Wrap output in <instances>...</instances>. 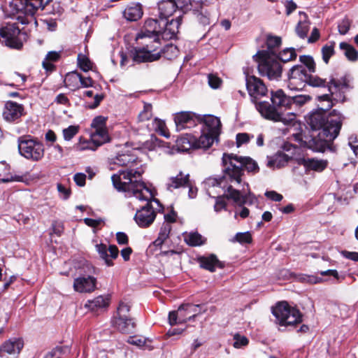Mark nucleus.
I'll use <instances>...</instances> for the list:
<instances>
[{"label": "nucleus", "instance_id": "obj_1", "mask_svg": "<svg viewBox=\"0 0 358 358\" xmlns=\"http://www.w3.org/2000/svg\"><path fill=\"white\" fill-rule=\"evenodd\" d=\"M222 164V176L208 178L206 180V184L209 187L223 188L225 190L226 196L239 206L256 203L257 199L250 191L248 184L245 182L242 184V176L243 168L248 172H258L259 166L257 162L249 157L224 153Z\"/></svg>", "mask_w": 358, "mask_h": 358}, {"label": "nucleus", "instance_id": "obj_2", "mask_svg": "<svg viewBox=\"0 0 358 358\" xmlns=\"http://www.w3.org/2000/svg\"><path fill=\"white\" fill-rule=\"evenodd\" d=\"M141 176V172L138 170H120L112 176L111 179L114 187L118 191L127 193L129 196H133L136 200L147 201L145 206L136 211L134 220L139 227H148L156 217L152 203H155L158 206H160V203L156 199L150 201L152 196L150 190L144 182L138 180Z\"/></svg>", "mask_w": 358, "mask_h": 358}, {"label": "nucleus", "instance_id": "obj_3", "mask_svg": "<svg viewBox=\"0 0 358 358\" xmlns=\"http://www.w3.org/2000/svg\"><path fill=\"white\" fill-rule=\"evenodd\" d=\"M344 117L334 110L327 117L322 110H314L306 117V122L313 131H319L305 141L307 147L314 152H323L339 134Z\"/></svg>", "mask_w": 358, "mask_h": 358}, {"label": "nucleus", "instance_id": "obj_4", "mask_svg": "<svg viewBox=\"0 0 358 358\" xmlns=\"http://www.w3.org/2000/svg\"><path fill=\"white\" fill-rule=\"evenodd\" d=\"M136 40L142 47L131 51L130 55L134 62L141 63L159 60V54H156L161 46L159 37L138 33Z\"/></svg>", "mask_w": 358, "mask_h": 358}, {"label": "nucleus", "instance_id": "obj_5", "mask_svg": "<svg viewBox=\"0 0 358 358\" xmlns=\"http://www.w3.org/2000/svg\"><path fill=\"white\" fill-rule=\"evenodd\" d=\"M287 87L291 90H302L306 85L314 87H325L327 82L317 76L308 73L303 65H295L288 72Z\"/></svg>", "mask_w": 358, "mask_h": 358}, {"label": "nucleus", "instance_id": "obj_6", "mask_svg": "<svg viewBox=\"0 0 358 358\" xmlns=\"http://www.w3.org/2000/svg\"><path fill=\"white\" fill-rule=\"evenodd\" d=\"M328 90L330 94H323L317 96L320 108L317 110H322L326 113L334 105V101H344L345 92L348 88L345 80L331 78L327 84Z\"/></svg>", "mask_w": 358, "mask_h": 358}, {"label": "nucleus", "instance_id": "obj_7", "mask_svg": "<svg viewBox=\"0 0 358 358\" xmlns=\"http://www.w3.org/2000/svg\"><path fill=\"white\" fill-rule=\"evenodd\" d=\"M255 108L264 119L273 122H281L285 125L290 124L295 121L296 115L293 113H285L278 110L271 102L258 101L255 103Z\"/></svg>", "mask_w": 358, "mask_h": 358}, {"label": "nucleus", "instance_id": "obj_8", "mask_svg": "<svg viewBox=\"0 0 358 358\" xmlns=\"http://www.w3.org/2000/svg\"><path fill=\"white\" fill-rule=\"evenodd\" d=\"M18 150L24 158L33 162L40 161L44 156L43 144L30 136H20L17 140Z\"/></svg>", "mask_w": 358, "mask_h": 358}, {"label": "nucleus", "instance_id": "obj_9", "mask_svg": "<svg viewBox=\"0 0 358 358\" xmlns=\"http://www.w3.org/2000/svg\"><path fill=\"white\" fill-rule=\"evenodd\" d=\"M275 322L280 326H290L300 323L302 315L299 310L290 307L286 301L278 303L272 310Z\"/></svg>", "mask_w": 358, "mask_h": 358}, {"label": "nucleus", "instance_id": "obj_10", "mask_svg": "<svg viewBox=\"0 0 358 358\" xmlns=\"http://www.w3.org/2000/svg\"><path fill=\"white\" fill-rule=\"evenodd\" d=\"M14 5L19 22L22 24H28L31 22L37 24L34 15L38 8H43V0H15Z\"/></svg>", "mask_w": 358, "mask_h": 358}, {"label": "nucleus", "instance_id": "obj_11", "mask_svg": "<svg viewBox=\"0 0 358 358\" xmlns=\"http://www.w3.org/2000/svg\"><path fill=\"white\" fill-rule=\"evenodd\" d=\"M258 71L261 76H266L269 80H278L282 75V66L277 58H273L265 52H259Z\"/></svg>", "mask_w": 358, "mask_h": 358}, {"label": "nucleus", "instance_id": "obj_12", "mask_svg": "<svg viewBox=\"0 0 358 358\" xmlns=\"http://www.w3.org/2000/svg\"><path fill=\"white\" fill-rule=\"evenodd\" d=\"M192 7L191 0H161L158 3L159 17L166 20L171 16L178 9L188 10Z\"/></svg>", "mask_w": 358, "mask_h": 358}, {"label": "nucleus", "instance_id": "obj_13", "mask_svg": "<svg viewBox=\"0 0 358 358\" xmlns=\"http://www.w3.org/2000/svg\"><path fill=\"white\" fill-rule=\"evenodd\" d=\"M20 28L15 23H6L0 28V36L3 38L5 45L10 48L20 50L22 47V42L19 38Z\"/></svg>", "mask_w": 358, "mask_h": 358}, {"label": "nucleus", "instance_id": "obj_14", "mask_svg": "<svg viewBox=\"0 0 358 358\" xmlns=\"http://www.w3.org/2000/svg\"><path fill=\"white\" fill-rule=\"evenodd\" d=\"M246 88L252 103L259 101L266 96L268 89L264 82L255 76L246 75Z\"/></svg>", "mask_w": 358, "mask_h": 358}, {"label": "nucleus", "instance_id": "obj_15", "mask_svg": "<svg viewBox=\"0 0 358 358\" xmlns=\"http://www.w3.org/2000/svg\"><path fill=\"white\" fill-rule=\"evenodd\" d=\"M96 278L91 275H81L73 280V287L79 293H92L96 289Z\"/></svg>", "mask_w": 358, "mask_h": 358}, {"label": "nucleus", "instance_id": "obj_16", "mask_svg": "<svg viewBox=\"0 0 358 358\" xmlns=\"http://www.w3.org/2000/svg\"><path fill=\"white\" fill-rule=\"evenodd\" d=\"M24 106L13 101H7L5 103L3 117L8 122L17 121L21 117L25 115Z\"/></svg>", "mask_w": 358, "mask_h": 358}, {"label": "nucleus", "instance_id": "obj_17", "mask_svg": "<svg viewBox=\"0 0 358 358\" xmlns=\"http://www.w3.org/2000/svg\"><path fill=\"white\" fill-rule=\"evenodd\" d=\"M106 119L102 116L94 117L91 124L92 127L94 129L93 138L94 141H99L101 143H105L109 141V136L106 127Z\"/></svg>", "mask_w": 358, "mask_h": 358}, {"label": "nucleus", "instance_id": "obj_18", "mask_svg": "<svg viewBox=\"0 0 358 358\" xmlns=\"http://www.w3.org/2000/svg\"><path fill=\"white\" fill-rule=\"evenodd\" d=\"M174 122L177 131L185 128H191L196 124V117L194 113L189 111H182L175 114Z\"/></svg>", "mask_w": 358, "mask_h": 358}, {"label": "nucleus", "instance_id": "obj_19", "mask_svg": "<svg viewBox=\"0 0 358 358\" xmlns=\"http://www.w3.org/2000/svg\"><path fill=\"white\" fill-rule=\"evenodd\" d=\"M165 26V20L162 18L160 20L157 19H148L144 24V26L141 34L157 36L159 38L162 37V31Z\"/></svg>", "mask_w": 358, "mask_h": 358}, {"label": "nucleus", "instance_id": "obj_20", "mask_svg": "<svg viewBox=\"0 0 358 358\" xmlns=\"http://www.w3.org/2000/svg\"><path fill=\"white\" fill-rule=\"evenodd\" d=\"M96 250L100 257L104 260L108 266H113V259L118 257L119 250L115 245H110L107 248L106 245L100 243L96 245Z\"/></svg>", "mask_w": 358, "mask_h": 358}, {"label": "nucleus", "instance_id": "obj_21", "mask_svg": "<svg viewBox=\"0 0 358 358\" xmlns=\"http://www.w3.org/2000/svg\"><path fill=\"white\" fill-rule=\"evenodd\" d=\"M24 347L22 338H12L2 343L0 346V357L8 355H19Z\"/></svg>", "mask_w": 358, "mask_h": 358}, {"label": "nucleus", "instance_id": "obj_22", "mask_svg": "<svg viewBox=\"0 0 358 358\" xmlns=\"http://www.w3.org/2000/svg\"><path fill=\"white\" fill-rule=\"evenodd\" d=\"M189 175L185 174L180 171L176 176H170L165 182V187L168 191L173 192L174 189L186 187L189 185Z\"/></svg>", "mask_w": 358, "mask_h": 358}, {"label": "nucleus", "instance_id": "obj_23", "mask_svg": "<svg viewBox=\"0 0 358 358\" xmlns=\"http://www.w3.org/2000/svg\"><path fill=\"white\" fill-rule=\"evenodd\" d=\"M271 101L278 110H287L291 108V96H287L282 90H278L271 93Z\"/></svg>", "mask_w": 358, "mask_h": 358}, {"label": "nucleus", "instance_id": "obj_24", "mask_svg": "<svg viewBox=\"0 0 358 358\" xmlns=\"http://www.w3.org/2000/svg\"><path fill=\"white\" fill-rule=\"evenodd\" d=\"M112 324L118 331L124 334L132 333L136 327L134 319L131 317H114L112 320Z\"/></svg>", "mask_w": 358, "mask_h": 358}, {"label": "nucleus", "instance_id": "obj_25", "mask_svg": "<svg viewBox=\"0 0 358 358\" xmlns=\"http://www.w3.org/2000/svg\"><path fill=\"white\" fill-rule=\"evenodd\" d=\"M299 164L304 166L306 171L311 170L317 172H322L328 166L327 160L315 158L301 159Z\"/></svg>", "mask_w": 358, "mask_h": 358}, {"label": "nucleus", "instance_id": "obj_26", "mask_svg": "<svg viewBox=\"0 0 358 358\" xmlns=\"http://www.w3.org/2000/svg\"><path fill=\"white\" fill-rule=\"evenodd\" d=\"M204 128L203 131L218 136L221 130V122L220 119L213 115H206L203 117Z\"/></svg>", "mask_w": 358, "mask_h": 358}, {"label": "nucleus", "instance_id": "obj_27", "mask_svg": "<svg viewBox=\"0 0 358 358\" xmlns=\"http://www.w3.org/2000/svg\"><path fill=\"white\" fill-rule=\"evenodd\" d=\"M181 17L179 16L169 22L165 20V26L162 31V38L171 39L176 36L181 24Z\"/></svg>", "mask_w": 358, "mask_h": 358}, {"label": "nucleus", "instance_id": "obj_28", "mask_svg": "<svg viewBox=\"0 0 358 358\" xmlns=\"http://www.w3.org/2000/svg\"><path fill=\"white\" fill-rule=\"evenodd\" d=\"M123 15L128 21H137L143 15L141 5L138 3H131L124 9Z\"/></svg>", "mask_w": 358, "mask_h": 358}, {"label": "nucleus", "instance_id": "obj_29", "mask_svg": "<svg viewBox=\"0 0 358 358\" xmlns=\"http://www.w3.org/2000/svg\"><path fill=\"white\" fill-rule=\"evenodd\" d=\"M196 137L186 134L178 138L176 141V146L178 151L187 152L190 149H195Z\"/></svg>", "mask_w": 358, "mask_h": 358}, {"label": "nucleus", "instance_id": "obj_30", "mask_svg": "<svg viewBox=\"0 0 358 358\" xmlns=\"http://www.w3.org/2000/svg\"><path fill=\"white\" fill-rule=\"evenodd\" d=\"M199 262L201 268L210 272H214L217 267L222 268L224 266L215 255L201 257L199 259Z\"/></svg>", "mask_w": 358, "mask_h": 358}, {"label": "nucleus", "instance_id": "obj_31", "mask_svg": "<svg viewBox=\"0 0 358 358\" xmlns=\"http://www.w3.org/2000/svg\"><path fill=\"white\" fill-rule=\"evenodd\" d=\"M199 305L185 304L181 305L178 309H181V313L178 317V323H185L187 320L194 319L196 315Z\"/></svg>", "mask_w": 358, "mask_h": 358}, {"label": "nucleus", "instance_id": "obj_32", "mask_svg": "<svg viewBox=\"0 0 358 358\" xmlns=\"http://www.w3.org/2000/svg\"><path fill=\"white\" fill-rule=\"evenodd\" d=\"M110 303V297L108 296L100 295L95 297L92 300H89L85 304V307L91 310L95 311L100 308L108 306Z\"/></svg>", "mask_w": 358, "mask_h": 358}, {"label": "nucleus", "instance_id": "obj_33", "mask_svg": "<svg viewBox=\"0 0 358 358\" xmlns=\"http://www.w3.org/2000/svg\"><path fill=\"white\" fill-rule=\"evenodd\" d=\"M217 137L218 136H216L215 135H211V134L203 131V133L199 136V138H196L195 149H197V148L207 149V148H210L213 145L214 141Z\"/></svg>", "mask_w": 358, "mask_h": 358}, {"label": "nucleus", "instance_id": "obj_34", "mask_svg": "<svg viewBox=\"0 0 358 358\" xmlns=\"http://www.w3.org/2000/svg\"><path fill=\"white\" fill-rule=\"evenodd\" d=\"M64 86L72 90L80 88V74L76 71L68 73L64 80Z\"/></svg>", "mask_w": 358, "mask_h": 358}, {"label": "nucleus", "instance_id": "obj_35", "mask_svg": "<svg viewBox=\"0 0 358 358\" xmlns=\"http://www.w3.org/2000/svg\"><path fill=\"white\" fill-rule=\"evenodd\" d=\"M61 57V52L50 51L46 55L45 58L43 61V67L48 73H51L55 71V66L52 64L59 59Z\"/></svg>", "mask_w": 358, "mask_h": 358}, {"label": "nucleus", "instance_id": "obj_36", "mask_svg": "<svg viewBox=\"0 0 358 358\" xmlns=\"http://www.w3.org/2000/svg\"><path fill=\"white\" fill-rule=\"evenodd\" d=\"M291 157L282 152H277L271 159L268 161V167L281 168L287 164Z\"/></svg>", "mask_w": 358, "mask_h": 358}, {"label": "nucleus", "instance_id": "obj_37", "mask_svg": "<svg viewBox=\"0 0 358 358\" xmlns=\"http://www.w3.org/2000/svg\"><path fill=\"white\" fill-rule=\"evenodd\" d=\"M185 242L189 246H200L205 243L206 238L196 231L183 234Z\"/></svg>", "mask_w": 358, "mask_h": 358}, {"label": "nucleus", "instance_id": "obj_38", "mask_svg": "<svg viewBox=\"0 0 358 358\" xmlns=\"http://www.w3.org/2000/svg\"><path fill=\"white\" fill-rule=\"evenodd\" d=\"M178 49L176 45L168 44L162 48H159L156 54H159V59L164 57V59L171 60L178 56Z\"/></svg>", "mask_w": 358, "mask_h": 358}, {"label": "nucleus", "instance_id": "obj_39", "mask_svg": "<svg viewBox=\"0 0 358 358\" xmlns=\"http://www.w3.org/2000/svg\"><path fill=\"white\" fill-rule=\"evenodd\" d=\"M171 231V225L169 223H163L157 238L152 243V245L156 247H161L165 241L169 237Z\"/></svg>", "mask_w": 358, "mask_h": 358}, {"label": "nucleus", "instance_id": "obj_40", "mask_svg": "<svg viewBox=\"0 0 358 358\" xmlns=\"http://www.w3.org/2000/svg\"><path fill=\"white\" fill-rule=\"evenodd\" d=\"M339 48L348 60L355 62L358 59V50L352 45L346 42H341L339 44Z\"/></svg>", "mask_w": 358, "mask_h": 358}, {"label": "nucleus", "instance_id": "obj_41", "mask_svg": "<svg viewBox=\"0 0 358 358\" xmlns=\"http://www.w3.org/2000/svg\"><path fill=\"white\" fill-rule=\"evenodd\" d=\"M103 144V143H101L99 141H94L93 134H92L90 141H83L82 138H80L79 143L77 145V149L79 150H95L98 147Z\"/></svg>", "mask_w": 358, "mask_h": 358}, {"label": "nucleus", "instance_id": "obj_42", "mask_svg": "<svg viewBox=\"0 0 358 358\" xmlns=\"http://www.w3.org/2000/svg\"><path fill=\"white\" fill-rule=\"evenodd\" d=\"M149 131H155L159 132L161 135L166 136V124L165 122L158 118H155L151 120V123L146 124Z\"/></svg>", "mask_w": 358, "mask_h": 358}, {"label": "nucleus", "instance_id": "obj_43", "mask_svg": "<svg viewBox=\"0 0 358 358\" xmlns=\"http://www.w3.org/2000/svg\"><path fill=\"white\" fill-rule=\"evenodd\" d=\"M335 45L336 43L334 41H330L322 48V60L327 64L329 63L330 58L335 54Z\"/></svg>", "mask_w": 358, "mask_h": 358}, {"label": "nucleus", "instance_id": "obj_44", "mask_svg": "<svg viewBox=\"0 0 358 358\" xmlns=\"http://www.w3.org/2000/svg\"><path fill=\"white\" fill-rule=\"evenodd\" d=\"M296 57L297 55L294 48H287L280 52L277 57L281 62L286 63L296 59Z\"/></svg>", "mask_w": 358, "mask_h": 358}, {"label": "nucleus", "instance_id": "obj_45", "mask_svg": "<svg viewBox=\"0 0 358 358\" xmlns=\"http://www.w3.org/2000/svg\"><path fill=\"white\" fill-rule=\"evenodd\" d=\"M137 158L129 154H121L116 157L114 163L119 166H130L136 162Z\"/></svg>", "mask_w": 358, "mask_h": 358}, {"label": "nucleus", "instance_id": "obj_46", "mask_svg": "<svg viewBox=\"0 0 358 358\" xmlns=\"http://www.w3.org/2000/svg\"><path fill=\"white\" fill-rule=\"evenodd\" d=\"M299 61L301 63V65H303L306 69L307 68L308 73L310 74L315 72L316 64L313 57L310 55H301Z\"/></svg>", "mask_w": 358, "mask_h": 358}, {"label": "nucleus", "instance_id": "obj_47", "mask_svg": "<svg viewBox=\"0 0 358 358\" xmlns=\"http://www.w3.org/2000/svg\"><path fill=\"white\" fill-rule=\"evenodd\" d=\"M152 109L150 103H144L143 110L138 115V121L140 122L150 121L152 116Z\"/></svg>", "mask_w": 358, "mask_h": 358}, {"label": "nucleus", "instance_id": "obj_48", "mask_svg": "<svg viewBox=\"0 0 358 358\" xmlns=\"http://www.w3.org/2000/svg\"><path fill=\"white\" fill-rule=\"evenodd\" d=\"M311 100V96L306 94H299L291 96V106L294 104L297 107H301Z\"/></svg>", "mask_w": 358, "mask_h": 358}, {"label": "nucleus", "instance_id": "obj_49", "mask_svg": "<svg viewBox=\"0 0 358 358\" xmlns=\"http://www.w3.org/2000/svg\"><path fill=\"white\" fill-rule=\"evenodd\" d=\"M78 65L85 72L92 68V63L85 55L79 54L78 56Z\"/></svg>", "mask_w": 358, "mask_h": 358}, {"label": "nucleus", "instance_id": "obj_50", "mask_svg": "<svg viewBox=\"0 0 358 358\" xmlns=\"http://www.w3.org/2000/svg\"><path fill=\"white\" fill-rule=\"evenodd\" d=\"M309 24L306 21H300L296 27V34L301 38H305L309 31Z\"/></svg>", "mask_w": 358, "mask_h": 358}, {"label": "nucleus", "instance_id": "obj_51", "mask_svg": "<svg viewBox=\"0 0 358 358\" xmlns=\"http://www.w3.org/2000/svg\"><path fill=\"white\" fill-rule=\"evenodd\" d=\"M281 38L279 36H268L266 41L267 48L271 54H274L273 50L281 45Z\"/></svg>", "mask_w": 358, "mask_h": 358}, {"label": "nucleus", "instance_id": "obj_52", "mask_svg": "<svg viewBox=\"0 0 358 358\" xmlns=\"http://www.w3.org/2000/svg\"><path fill=\"white\" fill-rule=\"evenodd\" d=\"M224 191L223 196H219L216 198L215 203L214 206V210L217 213L221 211L222 210L227 209V202L225 199H229L225 194V190L223 188H221Z\"/></svg>", "mask_w": 358, "mask_h": 358}, {"label": "nucleus", "instance_id": "obj_53", "mask_svg": "<svg viewBox=\"0 0 358 358\" xmlns=\"http://www.w3.org/2000/svg\"><path fill=\"white\" fill-rule=\"evenodd\" d=\"M79 131V127L71 125L66 129H63V136L65 141H71Z\"/></svg>", "mask_w": 358, "mask_h": 358}, {"label": "nucleus", "instance_id": "obj_54", "mask_svg": "<svg viewBox=\"0 0 358 358\" xmlns=\"http://www.w3.org/2000/svg\"><path fill=\"white\" fill-rule=\"evenodd\" d=\"M159 146V139L151 135L150 138L149 140H147L143 143L142 148L143 150H154L156 149V148Z\"/></svg>", "mask_w": 358, "mask_h": 358}, {"label": "nucleus", "instance_id": "obj_55", "mask_svg": "<svg viewBox=\"0 0 358 358\" xmlns=\"http://www.w3.org/2000/svg\"><path fill=\"white\" fill-rule=\"evenodd\" d=\"M130 306L124 302H120L117 310V316L119 317H131L129 315Z\"/></svg>", "mask_w": 358, "mask_h": 358}, {"label": "nucleus", "instance_id": "obj_56", "mask_svg": "<svg viewBox=\"0 0 358 358\" xmlns=\"http://www.w3.org/2000/svg\"><path fill=\"white\" fill-rule=\"evenodd\" d=\"M233 241H237L241 244L250 243L252 242V236L249 231L239 232L236 234Z\"/></svg>", "mask_w": 358, "mask_h": 358}, {"label": "nucleus", "instance_id": "obj_57", "mask_svg": "<svg viewBox=\"0 0 358 358\" xmlns=\"http://www.w3.org/2000/svg\"><path fill=\"white\" fill-rule=\"evenodd\" d=\"M208 83L211 88L218 89L221 87L222 80L216 74L209 73L208 75Z\"/></svg>", "mask_w": 358, "mask_h": 358}, {"label": "nucleus", "instance_id": "obj_58", "mask_svg": "<svg viewBox=\"0 0 358 358\" xmlns=\"http://www.w3.org/2000/svg\"><path fill=\"white\" fill-rule=\"evenodd\" d=\"M53 103H55L57 105H62V106H64L66 107L71 106V102H70L69 99L68 98L66 94H64V93H60V94H57L55 96Z\"/></svg>", "mask_w": 358, "mask_h": 358}, {"label": "nucleus", "instance_id": "obj_59", "mask_svg": "<svg viewBox=\"0 0 358 358\" xmlns=\"http://www.w3.org/2000/svg\"><path fill=\"white\" fill-rule=\"evenodd\" d=\"M234 347L236 348H241L245 346L248 344V339L244 336L236 334L234 336Z\"/></svg>", "mask_w": 358, "mask_h": 358}, {"label": "nucleus", "instance_id": "obj_60", "mask_svg": "<svg viewBox=\"0 0 358 358\" xmlns=\"http://www.w3.org/2000/svg\"><path fill=\"white\" fill-rule=\"evenodd\" d=\"M350 27V22L348 19H343L338 23V29L341 34L344 35L348 33Z\"/></svg>", "mask_w": 358, "mask_h": 358}, {"label": "nucleus", "instance_id": "obj_61", "mask_svg": "<svg viewBox=\"0 0 358 358\" xmlns=\"http://www.w3.org/2000/svg\"><path fill=\"white\" fill-rule=\"evenodd\" d=\"M181 313V309H178L176 311H171L169 314V323L170 325H176L178 323V317Z\"/></svg>", "mask_w": 358, "mask_h": 358}, {"label": "nucleus", "instance_id": "obj_62", "mask_svg": "<svg viewBox=\"0 0 358 358\" xmlns=\"http://www.w3.org/2000/svg\"><path fill=\"white\" fill-rule=\"evenodd\" d=\"M57 187L60 197L62 198L63 199H67L71 194L69 189H68L61 183H58Z\"/></svg>", "mask_w": 358, "mask_h": 358}, {"label": "nucleus", "instance_id": "obj_63", "mask_svg": "<svg viewBox=\"0 0 358 358\" xmlns=\"http://www.w3.org/2000/svg\"><path fill=\"white\" fill-rule=\"evenodd\" d=\"M250 135L246 133H239L236 135V144L239 147L242 144L246 143L250 141Z\"/></svg>", "mask_w": 358, "mask_h": 358}, {"label": "nucleus", "instance_id": "obj_64", "mask_svg": "<svg viewBox=\"0 0 358 358\" xmlns=\"http://www.w3.org/2000/svg\"><path fill=\"white\" fill-rule=\"evenodd\" d=\"M62 357V350L60 348H55L52 350L50 352L47 353L43 358H61Z\"/></svg>", "mask_w": 358, "mask_h": 358}]
</instances>
